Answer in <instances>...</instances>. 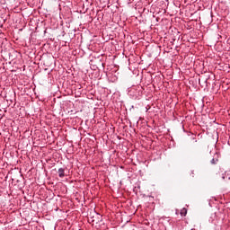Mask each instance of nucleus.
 <instances>
[{"mask_svg":"<svg viewBox=\"0 0 230 230\" xmlns=\"http://www.w3.org/2000/svg\"><path fill=\"white\" fill-rule=\"evenodd\" d=\"M188 213V210H186V208H183V209H181V217H186V214Z\"/></svg>","mask_w":230,"mask_h":230,"instance_id":"obj_2","label":"nucleus"},{"mask_svg":"<svg viewBox=\"0 0 230 230\" xmlns=\"http://www.w3.org/2000/svg\"><path fill=\"white\" fill-rule=\"evenodd\" d=\"M66 170L64 168H59L58 171V177H60V179H64V177H66Z\"/></svg>","mask_w":230,"mask_h":230,"instance_id":"obj_1","label":"nucleus"},{"mask_svg":"<svg viewBox=\"0 0 230 230\" xmlns=\"http://www.w3.org/2000/svg\"><path fill=\"white\" fill-rule=\"evenodd\" d=\"M229 181H230V177H229Z\"/></svg>","mask_w":230,"mask_h":230,"instance_id":"obj_5","label":"nucleus"},{"mask_svg":"<svg viewBox=\"0 0 230 230\" xmlns=\"http://www.w3.org/2000/svg\"><path fill=\"white\" fill-rule=\"evenodd\" d=\"M210 163H211V164H217V163H218V158H212Z\"/></svg>","mask_w":230,"mask_h":230,"instance_id":"obj_3","label":"nucleus"},{"mask_svg":"<svg viewBox=\"0 0 230 230\" xmlns=\"http://www.w3.org/2000/svg\"><path fill=\"white\" fill-rule=\"evenodd\" d=\"M222 179H226V176L223 175Z\"/></svg>","mask_w":230,"mask_h":230,"instance_id":"obj_4","label":"nucleus"}]
</instances>
